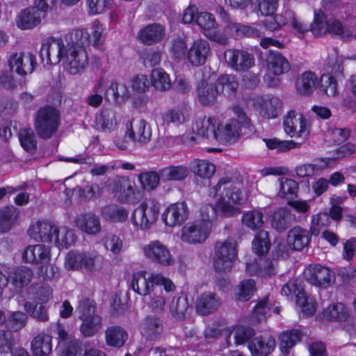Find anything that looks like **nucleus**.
Listing matches in <instances>:
<instances>
[{"mask_svg": "<svg viewBox=\"0 0 356 356\" xmlns=\"http://www.w3.org/2000/svg\"><path fill=\"white\" fill-rule=\"evenodd\" d=\"M88 35L83 30H76L71 35L70 42L63 43L62 59L66 60L65 70L72 75L81 71L88 64V54L85 49Z\"/></svg>", "mask_w": 356, "mask_h": 356, "instance_id": "nucleus-1", "label": "nucleus"}, {"mask_svg": "<svg viewBox=\"0 0 356 356\" xmlns=\"http://www.w3.org/2000/svg\"><path fill=\"white\" fill-rule=\"evenodd\" d=\"M213 191L220 196L218 209L225 212L227 216L232 217L241 213L238 206L241 204L242 193L231 178H220L213 187Z\"/></svg>", "mask_w": 356, "mask_h": 356, "instance_id": "nucleus-2", "label": "nucleus"}, {"mask_svg": "<svg viewBox=\"0 0 356 356\" xmlns=\"http://www.w3.org/2000/svg\"><path fill=\"white\" fill-rule=\"evenodd\" d=\"M329 216L326 213H321L313 218L310 230L300 226L293 227L288 232L286 243L291 250L296 251H301L308 248L312 240V234L318 235L319 228L327 226Z\"/></svg>", "mask_w": 356, "mask_h": 356, "instance_id": "nucleus-3", "label": "nucleus"}, {"mask_svg": "<svg viewBox=\"0 0 356 356\" xmlns=\"http://www.w3.org/2000/svg\"><path fill=\"white\" fill-rule=\"evenodd\" d=\"M60 124V111L53 106H42L35 113V131L41 139L51 138L58 131Z\"/></svg>", "mask_w": 356, "mask_h": 356, "instance_id": "nucleus-4", "label": "nucleus"}, {"mask_svg": "<svg viewBox=\"0 0 356 356\" xmlns=\"http://www.w3.org/2000/svg\"><path fill=\"white\" fill-rule=\"evenodd\" d=\"M160 204L154 199H146L131 215L132 222L142 229H147L157 220Z\"/></svg>", "mask_w": 356, "mask_h": 356, "instance_id": "nucleus-5", "label": "nucleus"}, {"mask_svg": "<svg viewBox=\"0 0 356 356\" xmlns=\"http://www.w3.org/2000/svg\"><path fill=\"white\" fill-rule=\"evenodd\" d=\"M281 294L287 298L296 297V305L301 308L302 312L307 316H312L316 311L313 298L308 296L296 280H289L282 288Z\"/></svg>", "mask_w": 356, "mask_h": 356, "instance_id": "nucleus-6", "label": "nucleus"}, {"mask_svg": "<svg viewBox=\"0 0 356 356\" xmlns=\"http://www.w3.org/2000/svg\"><path fill=\"white\" fill-rule=\"evenodd\" d=\"M237 250L236 242H217L215 245L213 267L218 272L229 270L232 262L236 258Z\"/></svg>", "mask_w": 356, "mask_h": 356, "instance_id": "nucleus-7", "label": "nucleus"}, {"mask_svg": "<svg viewBox=\"0 0 356 356\" xmlns=\"http://www.w3.org/2000/svg\"><path fill=\"white\" fill-rule=\"evenodd\" d=\"M303 275L308 282L321 289L330 286L334 283L336 278L334 271L319 264L308 265L305 268Z\"/></svg>", "mask_w": 356, "mask_h": 356, "instance_id": "nucleus-8", "label": "nucleus"}, {"mask_svg": "<svg viewBox=\"0 0 356 356\" xmlns=\"http://www.w3.org/2000/svg\"><path fill=\"white\" fill-rule=\"evenodd\" d=\"M63 40L60 38L49 37L44 40L39 51L43 65H56L62 60Z\"/></svg>", "mask_w": 356, "mask_h": 356, "instance_id": "nucleus-9", "label": "nucleus"}, {"mask_svg": "<svg viewBox=\"0 0 356 356\" xmlns=\"http://www.w3.org/2000/svg\"><path fill=\"white\" fill-rule=\"evenodd\" d=\"M163 320L155 315L148 314L140 322L139 332L147 341H156L161 338L163 332Z\"/></svg>", "mask_w": 356, "mask_h": 356, "instance_id": "nucleus-10", "label": "nucleus"}, {"mask_svg": "<svg viewBox=\"0 0 356 356\" xmlns=\"http://www.w3.org/2000/svg\"><path fill=\"white\" fill-rule=\"evenodd\" d=\"M209 232V225L207 222L187 223L182 228L181 240L188 243H201L207 239Z\"/></svg>", "mask_w": 356, "mask_h": 356, "instance_id": "nucleus-11", "label": "nucleus"}, {"mask_svg": "<svg viewBox=\"0 0 356 356\" xmlns=\"http://www.w3.org/2000/svg\"><path fill=\"white\" fill-rule=\"evenodd\" d=\"M58 229V227L48 220H38L30 225L28 234L36 241L49 243L54 242Z\"/></svg>", "mask_w": 356, "mask_h": 356, "instance_id": "nucleus-12", "label": "nucleus"}, {"mask_svg": "<svg viewBox=\"0 0 356 356\" xmlns=\"http://www.w3.org/2000/svg\"><path fill=\"white\" fill-rule=\"evenodd\" d=\"M36 65L35 56L32 54L15 53L8 60L10 71L20 76L32 73Z\"/></svg>", "mask_w": 356, "mask_h": 356, "instance_id": "nucleus-13", "label": "nucleus"}, {"mask_svg": "<svg viewBox=\"0 0 356 356\" xmlns=\"http://www.w3.org/2000/svg\"><path fill=\"white\" fill-rule=\"evenodd\" d=\"M145 256L153 262L163 266H169L172 262L169 250L159 241H151L143 246Z\"/></svg>", "mask_w": 356, "mask_h": 356, "instance_id": "nucleus-14", "label": "nucleus"}, {"mask_svg": "<svg viewBox=\"0 0 356 356\" xmlns=\"http://www.w3.org/2000/svg\"><path fill=\"white\" fill-rule=\"evenodd\" d=\"M188 209L185 202H176L170 204L161 216L165 225L175 227L181 225L188 218Z\"/></svg>", "mask_w": 356, "mask_h": 356, "instance_id": "nucleus-15", "label": "nucleus"}, {"mask_svg": "<svg viewBox=\"0 0 356 356\" xmlns=\"http://www.w3.org/2000/svg\"><path fill=\"white\" fill-rule=\"evenodd\" d=\"M211 51L209 42L203 39L194 40L188 49L186 59L193 67L203 65Z\"/></svg>", "mask_w": 356, "mask_h": 356, "instance_id": "nucleus-16", "label": "nucleus"}, {"mask_svg": "<svg viewBox=\"0 0 356 356\" xmlns=\"http://www.w3.org/2000/svg\"><path fill=\"white\" fill-rule=\"evenodd\" d=\"M22 258L26 263L38 264L42 268L50 261V248L43 244L29 245L23 252Z\"/></svg>", "mask_w": 356, "mask_h": 356, "instance_id": "nucleus-17", "label": "nucleus"}, {"mask_svg": "<svg viewBox=\"0 0 356 356\" xmlns=\"http://www.w3.org/2000/svg\"><path fill=\"white\" fill-rule=\"evenodd\" d=\"M127 130L125 133V140L129 139L134 143L139 144H147L150 141L152 130L150 126L145 120H140L135 123L134 127L132 122L127 124Z\"/></svg>", "mask_w": 356, "mask_h": 356, "instance_id": "nucleus-18", "label": "nucleus"}, {"mask_svg": "<svg viewBox=\"0 0 356 356\" xmlns=\"http://www.w3.org/2000/svg\"><path fill=\"white\" fill-rule=\"evenodd\" d=\"M44 17L36 7L30 6L22 10L17 15L16 25L22 30L31 29L39 25Z\"/></svg>", "mask_w": 356, "mask_h": 356, "instance_id": "nucleus-19", "label": "nucleus"}, {"mask_svg": "<svg viewBox=\"0 0 356 356\" xmlns=\"http://www.w3.org/2000/svg\"><path fill=\"white\" fill-rule=\"evenodd\" d=\"M228 54L227 63L236 71L245 72L254 65V56L246 51L232 49Z\"/></svg>", "mask_w": 356, "mask_h": 356, "instance_id": "nucleus-20", "label": "nucleus"}, {"mask_svg": "<svg viewBox=\"0 0 356 356\" xmlns=\"http://www.w3.org/2000/svg\"><path fill=\"white\" fill-rule=\"evenodd\" d=\"M283 126L285 132L291 137H300L305 132L306 121L301 113L291 110L288 112L284 120Z\"/></svg>", "mask_w": 356, "mask_h": 356, "instance_id": "nucleus-21", "label": "nucleus"}, {"mask_svg": "<svg viewBox=\"0 0 356 356\" xmlns=\"http://www.w3.org/2000/svg\"><path fill=\"white\" fill-rule=\"evenodd\" d=\"M134 183L127 177H120L114 181L113 190L118 193L120 202L127 204H134L137 202Z\"/></svg>", "mask_w": 356, "mask_h": 356, "instance_id": "nucleus-22", "label": "nucleus"}, {"mask_svg": "<svg viewBox=\"0 0 356 356\" xmlns=\"http://www.w3.org/2000/svg\"><path fill=\"white\" fill-rule=\"evenodd\" d=\"M199 102L204 106H211L216 104L218 97V88L216 85L206 80H201L196 88Z\"/></svg>", "mask_w": 356, "mask_h": 356, "instance_id": "nucleus-23", "label": "nucleus"}, {"mask_svg": "<svg viewBox=\"0 0 356 356\" xmlns=\"http://www.w3.org/2000/svg\"><path fill=\"white\" fill-rule=\"evenodd\" d=\"M220 305V299L216 293L204 292L197 299L196 310L199 314L206 316L216 312Z\"/></svg>", "mask_w": 356, "mask_h": 356, "instance_id": "nucleus-24", "label": "nucleus"}, {"mask_svg": "<svg viewBox=\"0 0 356 356\" xmlns=\"http://www.w3.org/2000/svg\"><path fill=\"white\" fill-rule=\"evenodd\" d=\"M275 346V339L270 336L256 337L248 343V348L254 356H267L274 350Z\"/></svg>", "mask_w": 356, "mask_h": 356, "instance_id": "nucleus-25", "label": "nucleus"}, {"mask_svg": "<svg viewBox=\"0 0 356 356\" xmlns=\"http://www.w3.org/2000/svg\"><path fill=\"white\" fill-rule=\"evenodd\" d=\"M145 271H139L132 275L130 283L131 289L136 293L140 296H147L154 286L153 284V275L152 274L147 277Z\"/></svg>", "mask_w": 356, "mask_h": 356, "instance_id": "nucleus-26", "label": "nucleus"}, {"mask_svg": "<svg viewBox=\"0 0 356 356\" xmlns=\"http://www.w3.org/2000/svg\"><path fill=\"white\" fill-rule=\"evenodd\" d=\"M218 123V119L215 117L199 118L196 120L193 130L200 137L216 139Z\"/></svg>", "mask_w": 356, "mask_h": 356, "instance_id": "nucleus-27", "label": "nucleus"}, {"mask_svg": "<svg viewBox=\"0 0 356 356\" xmlns=\"http://www.w3.org/2000/svg\"><path fill=\"white\" fill-rule=\"evenodd\" d=\"M165 36V27L154 23L141 29L138 35L139 40L148 45L160 42Z\"/></svg>", "mask_w": 356, "mask_h": 356, "instance_id": "nucleus-28", "label": "nucleus"}, {"mask_svg": "<svg viewBox=\"0 0 356 356\" xmlns=\"http://www.w3.org/2000/svg\"><path fill=\"white\" fill-rule=\"evenodd\" d=\"M266 62L269 70L275 75L284 74L291 68L288 60L277 51L269 50Z\"/></svg>", "mask_w": 356, "mask_h": 356, "instance_id": "nucleus-29", "label": "nucleus"}, {"mask_svg": "<svg viewBox=\"0 0 356 356\" xmlns=\"http://www.w3.org/2000/svg\"><path fill=\"white\" fill-rule=\"evenodd\" d=\"M241 126L238 120L230 119L225 125L218 123L216 126V140L229 141L237 138L241 131Z\"/></svg>", "mask_w": 356, "mask_h": 356, "instance_id": "nucleus-30", "label": "nucleus"}, {"mask_svg": "<svg viewBox=\"0 0 356 356\" xmlns=\"http://www.w3.org/2000/svg\"><path fill=\"white\" fill-rule=\"evenodd\" d=\"M302 337V333L297 329L282 332L279 337V348L282 354L289 355L291 350L301 341Z\"/></svg>", "mask_w": 356, "mask_h": 356, "instance_id": "nucleus-31", "label": "nucleus"}, {"mask_svg": "<svg viewBox=\"0 0 356 356\" xmlns=\"http://www.w3.org/2000/svg\"><path fill=\"white\" fill-rule=\"evenodd\" d=\"M127 337L126 330L119 325L110 326L105 330L106 343L109 346L120 348L124 345Z\"/></svg>", "mask_w": 356, "mask_h": 356, "instance_id": "nucleus-32", "label": "nucleus"}, {"mask_svg": "<svg viewBox=\"0 0 356 356\" xmlns=\"http://www.w3.org/2000/svg\"><path fill=\"white\" fill-rule=\"evenodd\" d=\"M76 223L81 230L89 234H95L101 230L99 217L91 213L79 216Z\"/></svg>", "mask_w": 356, "mask_h": 356, "instance_id": "nucleus-33", "label": "nucleus"}, {"mask_svg": "<svg viewBox=\"0 0 356 356\" xmlns=\"http://www.w3.org/2000/svg\"><path fill=\"white\" fill-rule=\"evenodd\" d=\"M51 337L46 334H38L31 341L34 356H47L52 351Z\"/></svg>", "mask_w": 356, "mask_h": 356, "instance_id": "nucleus-34", "label": "nucleus"}, {"mask_svg": "<svg viewBox=\"0 0 356 356\" xmlns=\"http://www.w3.org/2000/svg\"><path fill=\"white\" fill-rule=\"evenodd\" d=\"M81 323L79 330L85 337H92L102 328L103 318L97 314L90 317L80 319Z\"/></svg>", "mask_w": 356, "mask_h": 356, "instance_id": "nucleus-35", "label": "nucleus"}, {"mask_svg": "<svg viewBox=\"0 0 356 356\" xmlns=\"http://www.w3.org/2000/svg\"><path fill=\"white\" fill-rule=\"evenodd\" d=\"M318 85V79L312 72H306L301 74L297 83V91L303 95H311Z\"/></svg>", "mask_w": 356, "mask_h": 356, "instance_id": "nucleus-36", "label": "nucleus"}, {"mask_svg": "<svg viewBox=\"0 0 356 356\" xmlns=\"http://www.w3.org/2000/svg\"><path fill=\"white\" fill-rule=\"evenodd\" d=\"M188 175V168L185 165H170L160 170V175L163 181H181Z\"/></svg>", "mask_w": 356, "mask_h": 356, "instance_id": "nucleus-37", "label": "nucleus"}, {"mask_svg": "<svg viewBox=\"0 0 356 356\" xmlns=\"http://www.w3.org/2000/svg\"><path fill=\"white\" fill-rule=\"evenodd\" d=\"M282 102L277 97L268 96L261 104V114L268 118H277L281 113Z\"/></svg>", "mask_w": 356, "mask_h": 356, "instance_id": "nucleus-38", "label": "nucleus"}, {"mask_svg": "<svg viewBox=\"0 0 356 356\" xmlns=\"http://www.w3.org/2000/svg\"><path fill=\"white\" fill-rule=\"evenodd\" d=\"M323 314L325 318L331 321H346L350 316L348 309L341 302L329 305Z\"/></svg>", "mask_w": 356, "mask_h": 356, "instance_id": "nucleus-39", "label": "nucleus"}, {"mask_svg": "<svg viewBox=\"0 0 356 356\" xmlns=\"http://www.w3.org/2000/svg\"><path fill=\"white\" fill-rule=\"evenodd\" d=\"M215 85L218 90L220 89L222 93L229 97L235 96L238 87L236 77L231 74L221 75Z\"/></svg>", "mask_w": 356, "mask_h": 356, "instance_id": "nucleus-40", "label": "nucleus"}, {"mask_svg": "<svg viewBox=\"0 0 356 356\" xmlns=\"http://www.w3.org/2000/svg\"><path fill=\"white\" fill-rule=\"evenodd\" d=\"M20 145L26 152L35 154L38 148L35 134L31 128L21 129L18 133Z\"/></svg>", "mask_w": 356, "mask_h": 356, "instance_id": "nucleus-41", "label": "nucleus"}, {"mask_svg": "<svg viewBox=\"0 0 356 356\" xmlns=\"http://www.w3.org/2000/svg\"><path fill=\"white\" fill-rule=\"evenodd\" d=\"M271 246L268 232L260 230L257 232L252 243V251L259 257L265 256Z\"/></svg>", "mask_w": 356, "mask_h": 356, "instance_id": "nucleus-42", "label": "nucleus"}, {"mask_svg": "<svg viewBox=\"0 0 356 356\" xmlns=\"http://www.w3.org/2000/svg\"><path fill=\"white\" fill-rule=\"evenodd\" d=\"M18 218V211L14 206L0 209V232H8Z\"/></svg>", "mask_w": 356, "mask_h": 356, "instance_id": "nucleus-43", "label": "nucleus"}, {"mask_svg": "<svg viewBox=\"0 0 356 356\" xmlns=\"http://www.w3.org/2000/svg\"><path fill=\"white\" fill-rule=\"evenodd\" d=\"M191 171L202 178H210L215 172L216 167L207 160L194 159L189 165Z\"/></svg>", "mask_w": 356, "mask_h": 356, "instance_id": "nucleus-44", "label": "nucleus"}, {"mask_svg": "<svg viewBox=\"0 0 356 356\" xmlns=\"http://www.w3.org/2000/svg\"><path fill=\"white\" fill-rule=\"evenodd\" d=\"M278 6V0H256L251 3L252 11L258 16L274 15Z\"/></svg>", "mask_w": 356, "mask_h": 356, "instance_id": "nucleus-45", "label": "nucleus"}, {"mask_svg": "<svg viewBox=\"0 0 356 356\" xmlns=\"http://www.w3.org/2000/svg\"><path fill=\"white\" fill-rule=\"evenodd\" d=\"M102 216L111 222H123L128 216L127 211L122 207L115 204L106 205L102 209Z\"/></svg>", "mask_w": 356, "mask_h": 356, "instance_id": "nucleus-46", "label": "nucleus"}, {"mask_svg": "<svg viewBox=\"0 0 356 356\" xmlns=\"http://www.w3.org/2000/svg\"><path fill=\"white\" fill-rule=\"evenodd\" d=\"M57 233L58 234L56 235L54 242L58 248L67 249L74 245L76 237L74 230L67 229L65 227L58 228Z\"/></svg>", "mask_w": 356, "mask_h": 356, "instance_id": "nucleus-47", "label": "nucleus"}, {"mask_svg": "<svg viewBox=\"0 0 356 356\" xmlns=\"http://www.w3.org/2000/svg\"><path fill=\"white\" fill-rule=\"evenodd\" d=\"M151 82L154 88L159 91H166L171 87L169 75L162 68L153 70L151 74Z\"/></svg>", "mask_w": 356, "mask_h": 356, "instance_id": "nucleus-48", "label": "nucleus"}, {"mask_svg": "<svg viewBox=\"0 0 356 356\" xmlns=\"http://www.w3.org/2000/svg\"><path fill=\"white\" fill-rule=\"evenodd\" d=\"M96 312L97 304L93 299L90 298H84L79 300V304L75 309V312L77 314L79 320L97 315Z\"/></svg>", "mask_w": 356, "mask_h": 356, "instance_id": "nucleus-49", "label": "nucleus"}, {"mask_svg": "<svg viewBox=\"0 0 356 356\" xmlns=\"http://www.w3.org/2000/svg\"><path fill=\"white\" fill-rule=\"evenodd\" d=\"M292 216L286 209H278L272 217V225L279 232L285 231L291 225Z\"/></svg>", "mask_w": 356, "mask_h": 356, "instance_id": "nucleus-50", "label": "nucleus"}, {"mask_svg": "<svg viewBox=\"0 0 356 356\" xmlns=\"http://www.w3.org/2000/svg\"><path fill=\"white\" fill-rule=\"evenodd\" d=\"M256 291L255 282L252 279L245 280L235 289V297L240 301H248Z\"/></svg>", "mask_w": 356, "mask_h": 356, "instance_id": "nucleus-51", "label": "nucleus"}, {"mask_svg": "<svg viewBox=\"0 0 356 356\" xmlns=\"http://www.w3.org/2000/svg\"><path fill=\"white\" fill-rule=\"evenodd\" d=\"M162 120L164 124L169 125L170 124H173L179 126L188 120V117L184 111L179 108H172L163 113Z\"/></svg>", "mask_w": 356, "mask_h": 356, "instance_id": "nucleus-52", "label": "nucleus"}, {"mask_svg": "<svg viewBox=\"0 0 356 356\" xmlns=\"http://www.w3.org/2000/svg\"><path fill=\"white\" fill-rule=\"evenodd\" d=\"M161 176L160 171L143 172L138 175V180L143 187L146 191H150L155 189L159 184Z\"/></svg>", "mask_w": 356, "mask_h": 356, "instance_id": "nucleus-53", "label": "nucleus"}, {"mask_svg": "<svg viewBox=\"0 0 356 356\" xmlns=\"http://www.w3.org/2000/svg\"><path fill=\"white\" fill-rule=\"evenodd\" d=\"M298 189L299 185L295 180L286 178L280 183L279 195L290 201L297 197Z\"/></svg>", "mask_w": 356, "mask_h": 356, "instance_id": "nucleus-54", "label": "nucleus"}, {"mask_svg": "<svg viewBox=\"0 0 356 356\" xmlns=\"http://www.w3.org/2000/svg\"><path fill=\"white\" fill-rule=\"evenodd\" d=\"M188 49L184 38L179 37L170 42V53L176 61L186 59Z\"/></svg>", "mask_w": 356, "mask_h": 356, "instance_id": "nucleus-55", "label": "nucleus"}, {"mask_svg": "<svg viewBox=\"0 0 356 356\" xmlns=\"http://www.w3.org/2000/svg\"><path fill=\"white\" fill-rule=\"evenodd\" d=\"M200 215L202 217L201 220L197 222H207L209 225V229L211 227V221L217 216L222 217L229 218L225 212H222L218 209V202L217 201L214 205L207 204L202 207L200 209Z\"/></svg>", "mask_w": 356, "mask_h": 356, "instance_id": "nucleus-56", "label": "nucleus"}, {"mask_svg": "<svg viewBox=\"0 0 356 356\" xmlns=\"http://www.w3.org/2000/svg\"><path fill=\"white\" fill-rule=\"evenodd\" d=\"M33 275V271L29 268L22 266L14 271L11 277L15 286L22 288L31 281Z\"/></svg>", "mask_w": 356, "mask_h": 356, "instance_id": "nucleus-57", "label": "nucleus"}, {"mask_svg": "<svg viewBox=\"0 0 356 356\" xmlns=\"http://www.w3.org/2000/svg\"><path fill=\"white\" fill-rule=\"evenodd\" d=\"M327 21L323 11L319 10L314 13L313 22L310 24V31L316 37H321L327 33Z\"/></svg>", "mask_w": 356, "mask_h": 356, "instance_id": "nucleus-58", "label": "nucleus"}, {"mask_svg": "<svg viewBox=\"0 0 356 356\" xmlns=\"http://www.w3.org/2000/svg\"><path fill=\"white\" fill-rule=\"evenodd\" d=\"M242 222L247 227L255 230L262 227L263 213L258 210L248 211L242 216Z\"/></svg>", "mask_w": 356, "mask_h": 356, "instance_id": "nucleus-59", "label": "nucleus"}, {"mask_svg": "<svg viewBox=\"0 0 356 356\" xmlns=\"http://www.w3.org/2000/svg\"><path fill=\"white\" fill-rule=\"evenodd\" d=\"M27 316L22 312H13L6 320L8 330L11 332H17L22 328L26 323Z\"/></svg>", "mask_w": 356, "mask_h": 356, "instance_id": "nucleus-60", "label": "nucleus"}, {"mask_svg": "<svg viewBox=\"0 0 356 356\" xmlns=\"http://www.w3.org/2000/svg\"><path fill=\"white\" fill-rule=\"evenodd\" d=\"M24 309L32 318L38 321L44 322L49 319L47 310L42 304L26 302Z\"/></svg>", "mask_w": 356, "mask_h": 356, "instance_id": "nucleus-61", "label": "nucleus"}, {"mask_svg": "<svg viewBox=\"0 0 356 356\" xmlns=\"http://www.w3.org/2000/svg\"><path fill=\"white\" fill-rule=\"evenodd\" d=\"M80 350L79 341L76 339H70L67 341L59 342L56 350L58 356H76Z\"/></svg>", "mask_w": 356, "mask_h": 356, "instance_id": "nucleus-62", "label": "nucleus"}, {"mask_svg": "<svg viewBox=\"0 0 356 356\" xmlns=\"http://www.w3.org/2000/svg\"><path fill=\"white\" fill-rule=\"evenodd\" d=\"M96 120L102 129H112L116 125L115 113L108 108L102 109L96 115Z\"/></svg>", "mask_w": 356, "mask_h": 356, "instance_id": "nucleus-63", "label": "nucleus"}, {"mask_svg": "<svg viewBox=\"0 0 356 356\" xmlns=\"http://www.w3.org/2000/svg\"><path fill=\"white\" fill-rule=\"evenodd\" d=\"M266 17L267 18L262 21V24L267 31H275L279 30L287 23V17L285 11L283 14Z\"/></svg>", "mask_w": 356, "mask_h": 356, "instance_id": "nucleus-64", "label": "nucleus"}]
</instances>
